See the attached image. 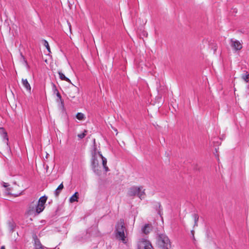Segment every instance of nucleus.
<instances>
[{"label": "nucleus", "mask_w": 249, "mask_h": 249, "mask_svg": "<svg viewBox=\"0 0 249 249\" xmlns=\"http://www.w3.org/2000/svg\"><path fill=\"white\" fill-rule=\"evenodd\" d=\"M75 93H73L71 92L69 93V96L70 98H73L75 97Z\"/></svg>", "instance_id": "nucleus-25"}, {"label": "nucleus", "mask_w": 249, "mask_h": 249, "mask_svg": "<svg viewBox=\"0 0 249 249\" xmlns=\"http://www.w3.org/2000/svg\"><path fill=\"white\" fill-rule=\"evenodd\" d=\"M47 200V197L45 196L41 197L38 201L37 204L36 203V211L37 212V213H40L44 209V204L46 203Z\"/></svg>", "instance_id": "nucleus-6"}, {"label": "nucleus", "mask_w": 249, "mask_h": 249, "mask_svg": "<svg viewBox=\"0 0 249 249\" xmlns=\"http://www.w3.org/2000/svg\"><path fill=\"white\" fill-rule=\"evenodd\" d=\"M249 78V74H246L242 76V78L246 82H248V79Z\"/></svg>", "instance_id": "nucleus-24"}, {"label": "nucleus", "mask_w": 249, "mask_h": 249, "mask_svg": "<svg viewBox=\"0 0 249 249\" xmlns=\"http://www.w3.org/2000/svg\"><path fill=\"white\" fill-rule=\"evenodd\" d=\"M97 150L96 146L95 144L93 145V148L91 151V165L93 172L97 175L99 176L101 174V167L99 164V158L98 153Z\"/></svg>", "instance_id": "nucleus-1"}, {"label": "nucleus", "mask_w": 249, "mask_h": 249, "mask_svg": "<svg viewBox=\"0 0 249 249\" xmlns=\"http://www.w3.org/2000/svg\"><path fill=\"white\" fill-rule=\"evenodd\" d=\"M157 245L159 248L162 249H169L171 247L169 239L164 234L158 235Z\"/></svg>", "instance_id": "nucleus-3"}, {"label": "nucleus", "mask_w": 249, "mask_h": 249, "mask_svg": "<svg viewBox=\"0 0 249 249\" xmlns=\"http://www.w3.org/2000/svg\"><path fill=\"white\" fill-rule=\"evenodd\" d=\"M1 249H5L4 247H1Z\"/></svg>", "instance_id": "nucleus-32"}, {"label": "nucleus", "mask_w": 249, "mask_h": 249, "mask_svg": "<svg viewBox=\"0 0 249 249\" xmlns=\"http://www.w3.org/2000/svg\"><path fill=\"white\" fill-rule=\"evenodd\" d=\"M48 156H49V154L47 153L46 154V158H48Z\"/></svg>", "instance_id": "nucleus-31"}, {"label": "nucleus", "mask_w": 249, "mask_h": 249, "mask_svg": "<svg viewBox=\"0 0 249 249\" xmlns=\"http://www.w3.org/2000/svg\"><path fill=\"white\" fill-rule=\"evenodd\" d=\"M78 193L75 192L72 196H71L70 199L69 201L70 203H73L78 201Z\"/></svg>", "instance_id": "nucleus-13"}, {"label": "nucleus", "mask_w": 249, "mask_h": 249, "mask_svg": "<svg viewBox=\"0 0 249 249\" xmlns=\"http://www.w3.org/2000/svg\"><path fill=\"white\" fill-rule=\"evenodd\" d=\"M58 98L60 100V107L61 109H63L64 108V102L63 100L62 99L61 96L59 92H57V94H55Z\"/></svg>", "instance_id": "nucleus-15"}, {"label": "nucleus", "mask_w": 249, "mask_h": 249, "mask_svg": "<svg viewBox=\"0 0 249 249\" xmlns=\"http://www.w3.org/2000/svg\"><path fill=\"white\" fill-rule=\"evenodd\" d=\"M38 246L39 248L43 247L42 245L41 244L40 241L37 239H35V249L37 248Z\"/></svg>", "instance_id": "nucleus-18"}, {"label": "nucleus", "mask_w": 249, "mask_h": 249, "mask_svg": "<svg viewBox=\"0 0 249 249\" xmlns=\"http://www.w3.org/2000/svg\"><path fill=\"white\" fill-rule=\"evenodd\" d=\"M230 44L231 47L235 51L241 50L243 47L242 44L238 40L233 38L231 39Z\"/></svg>", "instance_id": "nucleus-7"}, {"label": "nucleus", "mask_w": 249, "mask_h": 249, "mask_svg": "<svg viewBox=\"0 0 249 249\" xmlns=\"http://www.w3.org/2000/svg\"><path fill=\"white\" fill-rule=\"evenodd\" d=\"M126 228L124 225V219H121L116 224L115 226L116 237L124 242L125 240V236L124 231Z\"/></svg>", "instance_id": "nucleus-2"}, {"label": "nucleus", "mask_w": 249, "mask_h": 249, "mask_svg": "<svg viewBox=\"0 0 249 249\" xmlns=\"http://www.w3.org/2000/svg\"><path fill=\"white\" fill-rule=\"evenodd\" d=\"M56 102L60 105V100L57 98V99H56ZM60 107L61 108V107Z\"/></svg>", "instance_id": "nucleus-27"}, {"label": "nucleus", "mask_w": 249, "mask_h": 249, "mask_svg": "<svg viewBox=\"0 0 249 249\" xmlns=\"http://www.w3.org/2000/svg\"><path fill=\"white\" fill-rule=\"evenodd\" d=\"M113 129L116 132H117V130L116 128L112 127ZM118 132L116 133V135L117 134Z\"/></svg>", "instance_id": "nucleus-29"}, {"label": "nucleus", "mask_w": 249, "mask_h": 249, "mask_svg": "<svg viewBox=\"0 0 249 249\" xmlns=\"http://www.w3.org/2000/svg\"><path fill=\"white\" fill-rule=\"evenodd\" d=\"M45 249V248H44V247H41V248H39V247L38 246L37 248H36V249Z\"/></svg>", "instance_id": "nucleus-28"}, {"label": "nucleus", "mask_w": 249, "mask_h": 249, "mask_svg": "<svg viewBox=\"0 0 249 249\" xmlns=\"http://www.w3.org/2000/svg\"><path fill=\"white\" fill-rule=\"evenodd\" d=\"M153 229V227L151 224H145L142 229V232L145 234H147L150 233L151 231H152Z\"/></svg>", "instance_id": "nucleus-11"}, {"label": "nucleus", "mask_w": 249, "mask_h": 249, "mask_svg": "<svg viewBox=\"0 0 249 249\" xmlns=\"http://www.w3.org/2000/svg\"><path fill=\"white\" fill-rule=\"evenodd\" d=\"M63 185L62 183L60 184L57 188L55 190L54 194L56 196H58L61 191L62 190L63 188Z\"/></svg>", "instance_id": "nucleus-14"}, {"label": "nucleus", "mask_w": 249, "mask_h": 249, "mask_svg": "<svg viewBox=\"0 0 249 249\" xmlns=\"http://www.w3.org/2000/svg\"><path fill=\"white\" fill-rule=\"evenodd\" d=\"M85 118L86 117L83 113L79 112V120H84Z\"/></svg>", "instance_id": "nucleus-22"}, {"label": "nucleus", "mask_w": 249, "mask_h": 249, "mask_svg": "<svg viewBox=\"0 0 249 249\" xmlns=\"http://www.w3.org/2000/svg\"><path fill=\"white\" fill-rule=\"evenodd\" d=\"M48 166H47V167H46V169H48Z\"/></svg>", "instance_id": "nucleus-35"}, {"label": "nucleus", "mask_w": 249, "mask_h": 249, "mask_svg": "<svg viewBox=\"0 0 249 249\" xmlns=\"http://www.w3.org/2000/svg\"><path fill=\"white\" fill-rule=\"evenodd\" d=\"M44 45L45 46V47L47 48V49L48 50V52L49 53L51 52V51H50V46H49V43L48 42L46 41V40H44Z\"/></svg>", "instance_id": "nucleus-21"}, {"label": "nucleus", "mask_w": 249, "mask_h": 249, "mask_svg": "<svg viewBox=\"0 0 249 249\" xmlns=\"http://www.w3.org/2000/svg\"><path fill=\"white\" fill-rule=\"evenodd\" d=\"M58 74L59 75L60 78L62 80H65L68 82H70V80L69 79L67 78L63 73H62L61 72L59 71Z\"/></svg>", "instance_id": "nucleus-17"}, {"label": "nucleus", "mask_w": 249, "mask_h": 249, "mask_svg": "<svg viewBox=\"0 0 249 249\" xmlns=\"http://www.w3.org/2000/svg\"><path fill=\"white\" fill-rule=\"evenodd\" d=\"M87 130H84L82 133L79 134V139L84 138L87 135Z\"/></svg>", "instance_id": "nucleus-20"}, {"label": "nucleus", "mask_w": 249, "mask_h": 249, "mask_svg": "<svg viewBox=\"0 0 249 249\" xmlns=\"http://www.w3.org/2000/svg\"><path fill=\"white\" fill-rule=\"evenodd\" d=\"M67 25H68V27L69 28L70 32H71V25H70V23L67 22Z\"/></svg>", "instance_id": "nucleus-26"}, {"label": "nucleus", "mask_w": 249, "mask_h": 249, "mask_svg": "<svg viewBox=\"0 0 249 249\" xmlns=\"http://www.w3.org/2000/svg\"><path fill=\"white\" fill-rule=\"evenodd\" d=\"M0 135L3 140V142L6 145H8V139L5 131L3 128H0Z\"/></svg>", "instance_id": "nucleus-10"}, {"label": "nucleus", "mask_w": 249, "mask_h": 249, "mask_svg": "<svg viewBox=\"0 0 249 249\" xmlns=\"http://www.w3.org/2000/svg\"><path fill=\"white\" fill-rule=\"evenodd\" d=\"M98 156L100 159L102 160V165L103 166V168L105 170V171L106 172H107L109 171V169L108 167L107 166V160L106 158H105L102 154H101V152H98Z\"/></svg>", "instance_id": "nucleus-8"}, {"label": "nucleus", "mask_w": 249, "mask_h": 249, "mask_svg": "<svg viewBox=\"0 0 249 249\" xmlns=\"http://www.w3.org/2000/svg\"><path fill=\"white\" fill-rule=\"evenodd\" d=\"M193 217L195 221L194 227L197 226V222L199 219L198 215L197 213H194L193 214Z\"/></svg>", "instance_id": "nucleus-16"}, {"label": "nucleus", "mask_w": 249, "mask_h": 249, "mask_svg": "<svg viewBox=\"0 0 249 249\" xmlns=\"http://www.w3.org/2000/svg\"><path fill=\"white\" fill-rule=\"evenodd\" d=\"M142 186H132L129 189L127 196L130 197L137 196L142 200L145 196V190L142 191Z\"/></svg>", "instance_id": "nucleus-4"}, {"label": "nucleus", "mask_w": 249, "mask_h": 249, "mask_svg": "<svg viewBox=\"0 0 249 249\" xmlns=\"http://www.w3.org/2000/svg\"><path fill=\"white\" fill-rule=\"evenodd\" d=\"M53 93L54 94H56L57 92H59L57 89H56V86L54 84H53Z\"/></svg>", "instance_id": "nucleus-23"}, {"label": "nucleus", "mask_w": 249, "mask_h": 249, "mask_svg": "<svg viewBox=\"0 0 249 249\" xmlns=\"http://www.w3.org/2000/svg\"><path fill=\"white\" fill-rule=\"evenodd\" d=\"M21 57L23 58V60H24V58L23 57V55L21 54Z\"/></svg>", "instance_id": "nucleus-34"}, {"label": "nucleus", "mask_w": 249, "mask_h": 249, "mask_svg": "<svg viewBox=\"0 0 249 249\" xmlns=\"http://www.w3.org/2000/svg\"><path fill=\"white\" fill-rule=\"evenodd\" d=\"M138 249H154L151 243L147 240L142 239L138 243Z\"/></svg>", "instance_id": "nucleus-5"}, {"label": "nucleus", "mask_w": 249, "mask_h": 249, "mask_svg": "<svg viewBox=\"0 0 249 249\" xmlns=\"http://www.w3.org/2000/svg\"><path fill=\"white\" fill-rule=\"evenodd\" d=\"M27 213L30 215H36L39 213L36 211V203L33 202L29 208Z\"/></svg>", "instance_id": "nucleus-9"}, {"label": "nucleus", "mask_w": 249, "mask_h": 249, "mask_svg": "<svg viewBox=\"0 0 249 249\" xmlns=\"http://www.w3.org/2000/svg\"><path fill=\"white\" fill-rule=\"evenodd\" d=\"M156 207H159V209H157V211L158 212V213L159 215L160 216L161 215V211L162 209L161 208V205L160 203H157L155 206Z\"/></svg>", "instance_id": "nucleus-19"}, {"label": "nucleus", "mask_w": 249, "mask_h": 249, "mask_svg": "<svg viewBox=\"0 0 249 249\" xmlns=\"http://www.w3.org/2000/svg\"><path fill=\"white\" fill-rule=\"evenodd\" d=\"M21 83L23 87L27 90V91L30 93L31 91V87L30 84L28 83L27 80L26 79H22Z\"/></svg>", "instance_id": "nucleus-12"}, {"label": "nucleus", "mask_w": 249, "mask_h": 249, "mask_svg": "<svg viewBox=\"0 0 249 249\" xmlns=\"http://www.w3.org/2000/svg\"><path fill=\"white\" fill-rule=\"evenodd\" d=\"M75 117H76V118L77 119H78V114H77L76 115Z\"/></svg>", "instance_id": "nucleus-33"}, {"label": "nucleus", "mask_w": 249, "mask_h": 249, "mask_svg": "<svg viewBox=\"0 0 249 249\" xmlns=\"http://www.w3.org/2000/svg\"><path fill=\"white\" fill-rule=\"evenodd\" d=\"M3 186L6 187L7 186V183H4Z\"/></svg>", "instance_id": "nucleus-30"}]
</instances>
